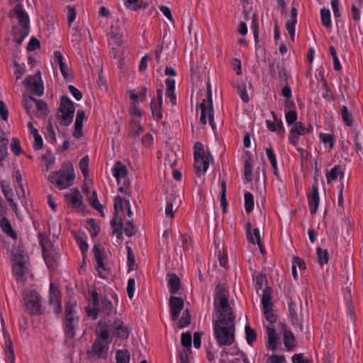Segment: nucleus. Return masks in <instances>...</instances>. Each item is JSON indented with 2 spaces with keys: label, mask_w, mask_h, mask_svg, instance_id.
<instances>
[{
  "label": "nucleus",
  "mask_w": 363,
  "mask_h": 363,
  "mask_svg": "<svg viewBox=\"0 0 363 363\" xmlns=\"http://www.w3.org/2000/svg\"><path fill=\"white\" fill-rule=\"evenodd\" d=\"M228 291L221 284L216 286L213 306L217 318L213 322L214 336L220 347L230 346L235 340V314L230 306Z\"/></svg>",
  "instance_id": "nucleus-1"
},
{
  "label": "nucleus",
  "mask_w": 363,
  "mask_h": 363,
  "mask_svg": "<svg viewBox=\"0 0 363 363\" xmlns=\"http://www.w3.org/2000/svg\"><path fill=\"white\" fill-rule=\"evenodd\" d=\"M74 179L73 165L70 162L62 164L58 171L52 172L48 177L49 182L60 190L72 186Z\"/></svg>",
  "instance_id": "nucleus-2"
},
{
  "label": "nucleus",
  "mask_w": 363,
  "mask_h": 363,
  "mask_svg": "<svg viewBox=\"0 0 363 363\" xmlns=\"http://www.w3.org/2000/svg\"><path fill=\"white\" fill-rule=\"evenodd\" d=\"M93 308H86V313L89 316L96 320L98 314L100 313L103 315H109L113 311V304L111 301L106 298H103L101 300L99 298V294L96 289H92L91 292Z\"/></svg>",
  "instance_id": "nucleus-3"
},
{
  "label": "nucleus",
  "mask_w": 363,
  "mask_h": 363,
  "mask_svg": "<svg viewBox=\"0 0 363 363\" xmlns=\"http://www.w3.org/2000/svg\"><path fill=\"white\" fill-rule=\"evenodd\" d=\"M23 297L26 309L30 315L42 314L41 297L35 291L26 289L23 292Z\"/></svg>",
  "instance_id": "nucleus-4"
},
{
  "label": "nucleus",
  "mask_w": 363,
  "mask_h": 363,
  "mask_svg": "<svg viewBox=\"0 0 363 363\" xmlns=\"http://www.w3.org/2000/svg\"><path fill=\"white\" fill-rule=\"evenodd\" d=\"M74 106L72 101L66 96L61 97V102L59 111L57 113V118L61 125L67 126L72 122Z\"/></svg>",
  "instance_id": "nucleus-5"
},
{
  "label": "nucleus",
  "mask_w": 363,
  "mask_h": 363,
  "mask_svg": "<svg viewBox=\"0 0 363 363\" xmlns=\"http://www.w3.org/2000/svg\"><path fill=\"white\" fill-rule=\"evenodd\" d=\"M200 108L201 110V123L206 125L207 123L206 118L208 117L210 125L214 129L216 124L213 118L212 92L210 83L207 84V99L203 100L200 104Z\"/></svg>",
  "instance_id": "nucleus-6"
},
{
  "label": "nucleus",
  "mask_w": 363,
  "mask_h": 363,
  "mask_svg": "<svg viewBox=\"0 0 363 363\" xmlns=\"http://www.w3.org/2000/svg\"><path fill=\"white\" fill-rule=\"evenodd\" d=\"M272 294V289L269 286H266L262 291V303L263 306L264 315L266 320L269 322V325L267 326H274V323L277 321V315L274 313L272 310V303L271 302Z\"/></svg>",
  "instance_id": "nucleus-7"
},
{
  "label": "nucleus",
  "mask_w": 363,
  "mask_h": 363,
  "mask_svg": "<svg viewBox=\"0 0 363 363\" xmlns=\"http://www.w3.org/2000/svg\"><path fill=\"white\" fill-rule=\"evenodd\" d=\"M13 273L17 281H21L27 269L26 257L21 252L13 253Z\"/></svg>",
  "instance_id": "nucleus-8"
},
{
  "label": "nucleus",
  "mask_w": 363,
  "mask_h": 363,
  "mask_svg": "<svg viewBox=\"0 0 363 363\" xmlns=\"http://www.w3.org/2000/svg\"><path fill=\"white\" fill-rule=\"evenodd\" d=\"M40 72H38L34 75H28L23 81V84L27 86L31 93L40 96L43 94V86L40 83Z\"/></svg>",
  "instance_id": "nucleus-9"
},
{
  "label": "nucleus",
  "mask_w": 363,
  "mask_h": 363,
  "mask_svg": "<svg viewBox=\"0 0 363 363\" xmlns=\"http://www.w3.org/2000/svg\"><path fill=\"white\" fill-rule=\"evenodd\" d=\"M108 350L107 342H101L100 340H95L91 349L87 351V356L89 359L106 358Z\"/></svg>",
  "instance_id": "nucleus-10"
},
{
  "label": "nucleus",
  "mask_w": 363,
  "mask_h": 363,
  "mask_svg": "<svg viewBox=\"0 0 363 363\" xmlns=\"http://www.w3.org/2000/svg\"><path fill=\"white\" fill-rule=\"evenodd\" d=\"M95 260L97 264V271L100 277L106 279L108 275V271L106 269L104 259V249L101 247L100 244H95L93 248Z\"/></svg>",
  "instance_id": "nucleus-11"
},
{
  "label": "nucleus",
  "mask_w": 363,
  "mask_h": 363,
  "mask_svg": "<svg viewBox=\"0 0 363 363\" xmlns=\"http://www.w3.org/2000/svg\"><path fill=\"white\" fill-rule=\"evenodd\" d=\"M210 160H213V157L209 152L204 155H194V169L199 177L207 171Z\"/></svg>",
  "instance_id": "nucleus-12"
},
{
  "label": "nucleus",
  "mask_w": 363,
  "mask_h": 363,
  "mask_svg": "<svg viewBox=\"0 0 363 363\" xmlns=\"http://www.w3.org/2000/svg\"><path fill=\"white\" fill-rule=\"evenodd\" d=\"M49 304L53 308V311L60 315L61 313V298L58 288L51 283L50 285Z\"/></svg>",
  "instance_id": "nucleus-13"
},
{
  "label": "nucleus",
  "mask_w": 363,
  "mask_h": 363,
  "mask_svg": "<svg viewBox=\"0 0 363 363\" xmlns=\"http://www.w3.org/2000/svg\"><path fill=\"white\" fill-rule=\"evenodd\" d=\"M172 320H176L184 307V301L180 297L171 296L169 301Z\"/></svg>",
  "instance_id": "nucleus-14"
},
{
  "label": "nucleus",
  "mask_w": 363,
  "mask_h": 363,
  "mask_svg": "<svg viewBox=\"0 0 363 363\" xmlns=\"http://www.w3.org/2000/svg\"><path fill=\"white\" fill-rule=\"evenodd\" d=\"M16 16L18 20L20 26L22 27L21 29H26L29 30L30 21L28 13L23 11L22 5L18 4L14 8Z\"/></svg>",
  "instance_id": "nucleus-15"
},
{
  "label": "nucleus",
  "mask_w": 363,
  "mask_h": 363,
  "mask_svg": "<svg viewBox=\"0 0 363 363\" xmlns=\"http://www.w3.org/2000/svg\"><path fill=\"white\" fill-rule=\"evenodd\" d=\"M78 323L79 318L77 317H65L64 330L67 337L73 338L75 336V329Z\"/></svg>",
  "instance_id": "nucleus-16"
},
{
  "label": "nucleus",
  "mask_w": 363,
  "mask_h": 363,
  "mask_svg": "<svg viewBox=\"0 0 363 363\" xmlns=\"http://www.w3.org/2000/svg\"><path fill=\"white\" fill-rule=\"evenodd\" d=\"M128 208L127 215L130 218L132 216L130 202L128 200H124L121 196H117L114 199V214L116 217L119 216L120 212L123 213V206Z\"/></svg>",
  "instance_id": "nucleus-17"
},
{
  "label": "nucleus",
  "mask_w": 363,
  "mask_h": 363,
  "mask_svg": "<svg viewBox=\"0 0 363 363\" xmlns=\"http://www.w3.org/2000/svg\"><path fill=\"white\" fill-rule=\"evenodd\" d=\"M297 9L295 7H292L291 11V18L287 21L286 24V28L288 30L292 41H294L295 38V25L297 21Z\"/></svg>",
  "instance_id": "nucleus-18"
},
{
  "label": "nucleus",
  "mask_w": 363,
  "mask_h": 363,
  "mask_svg": "<svg viewBox=\"0 0 363 363\" xmlns=\"http://www.w3.org/2000/svg\"><path fill=\"white\" fill-rule=\"evenodd\" d=\"M308 203L311 207V213H315L319 205L318 189L315 184L312 186V193L308 196Z\"/></svg>",
  "instance_id": "nucleus-19"
},
{
  "label": "nucleus",
  "mask_w": 363,
  "mask_h": 363,
  "mask_svg": "<svg viewBox=\"0 0 363 363\" xmlns=\"http://www.w3.org/2000/svg\"><path fill=\"white\" fill-rule=\"evenodd\" d=\"M127 174L126 167L121 162H116L113 169V174L116 179L118 185L121 184L122 179H125Z\"/></svg>",
  "instance_id": "nucleus-20"
},
{
  "label": "nucleus",
  "mask_w": 363,
  "mask_h": 363,
  "mask_svg": "<svg viewBox=\"0 0 363 363\" xmlns=\"http://www.w3.org/2000/svg\"><path fill=\"white\" fill-rule=\"evenodd\" d=\"M112 327L119 338L127 339L128 337L130 331L127 327L124 326L122 320L116 319Z\"/></svg>",
  "instance_id": "nucleus-21"
},
{
  "label": "nucleus",
  "mask_w": 363,
  "mask_h": 363,
  "mask_svg": "<svg viewBox=\"0 0 363 363\" xmlns=\"http://www.w3.org/2000/svg\"><path fill=\"white\" fill-rule=\"evenodd\" d=\"M123 33L120 30L116 28L111 26L109 33V45H122L123 44Z\"/></svg>",
  "instance_id": "nucleus-22"
},
{
  "label": "nucleus",
  "mask_w": 363,
  "mask_h": 363,
  "mask_svg": "<svg viewBox=\"0 0 363 363\" xmlns=\"http://www.w3.org/2000/svg\"><path fill=\"white\" fill-rule=\"evenodd\" d=\"M267 334L268 336V349L275 350L278 342L279 337L277 336L274 326H265Z\"/></svg>",
  "instance_id": "nucleus-23"
},
{
  "label": "nucleus",
  "mask_w": 363,
  "mask_h": 363,
  "mask_svg": "<svg viewBox=\"0 0 363 363\" xmlns=\"http://www.w3.org/2000/svg\"><path fill=\"white\" fill-rule=\"evenodd\" d=\"M271 113L273 116L274 121H271L269 120L267 121L266 123L267 128L272 132L283 133L284 129L281 120L277 118L274 111H272Z\"/></svg>",
  "instance_id": "nucleus-24"
},
{
  "label": "nucleus",
  "mask_w": 363,
  "mask_h": 363,
  "mask_svg": "<svg viewBox=\"0 0 363 363\" xmlns=\"http://www.w3.org/2000/svg\"><path fill=\"white\" fill-rule=\"evenodd\" d=\"M66 197L72 203L73 207L76 208L82 207L83 204L82 196L77 189H72L71 192L66 195Z\"/></svg>",
  "instance_id": "nucleus-25"
},
{
  "label": "nucleus",
  "mask_w": 363,
  "mask_h": 363,
  "mask_svg": "<svg viewBox=\"0 0 363 363\" xmlns=\"http://www.w3.org/2000/svg\"><path fill=\"white\" fill-rule=\"evenodd\" d=\"M338 176H340V178L344 177V172L342 170L340 165H335L330 171L327 170L326 178L328 184H330L332 182L335 181Z\"/></svg>",
  "instance_id": "nucleus-26"
},
{
  "label": "nucleus",
  "mask_w": 363,
  "mask_h": 363,
  "mask_svg": "<svg viewBox=\"0 0 363 363\" xmlns=\"http://www.w3.org/2000/svg\"><path fill=\"white\" fill-rule=\"evenodd\" d=\"M168 287L171 294H175L178 292L180 289V279L177 274H171L169 275Z\"/></svg>",
  "instance_id": "nucleus-27"
},
{
  "label": "nucleus",
  "mask_w": 363,
  "mask_h": 363,
  "mask_svg": "<svg viewBox=\"0 0 363 363\" xmlns=\"http://www.w3.org/2000/svg\"><path fill=\"white\" fill-rule=\"evenodd\" d=\"M165 84L167 86L166 94L167 96L169 99L170 101L173 104H176L177 98L174 94V88H175V81L173 79L167 78L165 80Z\"/></svg>",
  "instance_id": "nucleus-28"
},
{
  "label": "nucleus",
  "mask_w": 363,
  "mask_h": 363,
  "mask_svg": "<svg viewBox=\"0 0 363 363\" xmlns=\"http://www.w3.org/2000/svg\"><path fill=\"white\" fill-rule=\"evenodd\" d=\"M1 228L6 234L10 235L12 238H17V233L12 228L10 221L6 217H4L0 220Z\"/></svg>",
  "instance_id": "nucleus-29"
},
{
  "label": "nucleus",
  "mask_w": 363,
  "mask_h": 363,
  "mask_svg": "<svg viewBox=\"0 0 363 363\" xmlns=\"http://www.w3.org/2000/svg\"><path fill=\"white\" fill-rule=\"evenodd\" d=\"M37 99L31 96L23 95V106L29 113L35 112V104Z\"/></svg>",
  "instance_id": "nucleus-30"
},
{
  "label": "nucleus",
  "mask_w": 363,
  "mask_h": 363,
  "mask_svg": "<svg viewBox=\"0 0 363 363\" xmlns=\"http://www.w3.org/2000/svg\"><path fill=\"white\" fill-rule=\"evenodd\" d=\"M9 140L5 137V133L0 129V162L3 161L7 155V146Z\"/></svg>",
  "instance_id": "nucleus-31"
},
{
  "label": "nucleus",
  "mask_w": 363,
  "mask_h": 363,
  "mask_svg": "<svg viewBox=\"0 0 363 363\" xmlns=\"http://www.w3.org/2000/svg\"><path fill=\"white\" fill-rule=\"evenodd\" d=\"M312 130V127L309 125L306 128L301 122H296L290 130L291 134L296 133L298 135H303Z\"/></svg>",
  "instance_id": "nucleus-32"
},
{
  "label": "nucleus",
  "mask_w": 363,
  "mask_h": 363,
  "mask_svg": "<svg viewBox=\"0 0 363 363\" xmlns=\"http://www.w3.org/2000/svg\"><path fill=\"white\" fill-rule=\"evenodd\" d=\"M253 277L255 289L257 293L259 294V291L263 289L264 284L267 283V277L266 274L262 273H257Z\"/></svg>",
  "instance_id": "nucleus-33"
},
{
  "label": "nucleus",
  "mask_w": 363,
  "mask_h": 363,
  "mask_svg": "<svg viewBox=\"0 0 363 363\" xmlns=\"http://www.w3.org/2000/svg\"><path fill=\"white\" fill-rule=\"evenodd\" d=\"M143 129L140 125V123L137 120H133L130 125V131L128 136L136 138L143 132Z\"/></svg>",
  "instance_id": "nucleus-34"
},
{
  "label": "nucleus",
  "mask_w": 363,
  "mask_h": 363,
  "mask_svg": "<svg viewBox=\"0 0 363 363\" xmlns=\"http://www.w3.org/2000/svg\"><path fill=\"white\" fill-rule=\"evenodd\" d=\"M296 339L291 331L284 328V344L285 347L289 350L295 345Z\"/></svg>",
  "instance_id": "nucleus-35"
},
{
  "label": "nucleus",
  "mask_w": 363,
  "mask_h": 363,
  "mask_svg": "<svg viewBox=\"0 0 363 363\" xmlns=\"http://www.w3.org/2000/svg\"><path fill=\"white\" fill-rule=\"evenodd\" d=\"M126 249H127V264H128V272H130V271L136 269L138 267V265L135 263V255L133 253L132 248L130 246L127 245Z\"/></svg>",
  "instance_id": "nucleus-36"
},
{
  "label": "nucleus",
  "mask_w": 363,
  "mask_h": 363,
  "mask_svg": "<svg viewBox=\"0 0 363 363\" xmlns=\"http://www.w3.org/2000/svg\"><path fill=\"white\" fill-rule=\"evenodd\" d=\"M48 109L47 104L42 101V100H38L35 104V115L37 117H44L48 114Z\"/></svg>",
  "instance_id": "nucleus-37"
},
{
  "label": "nucleus",
  "mask_w": 363,
  "mask_h": 363,
  "mask_svg": "<svg viewBox=\"0 0 363 363\" xmlns=\"http://www.w3.org/2000/svg\"><path fill=\"white\" fill-rule=\"evenodd\" d=\"M318 262L320 266L328 264L329 260V253L327 250L318 247L316 250Z\"/></svg>",
  "instance_id": "nucleus-38"
},
{
  "label": "nucleus",
  "mask_w": 363,
  "mask_h": 363,
  "mask_svg": "<svg viewBox=\"0 0 363 363\" xmlns=\"http://www.w3.org/2000/svg\"><path fill=\"white\" fill-rule=\"evenodd\" d=\"M0 186L1 188V191L8 202L11 200H13V192L12 189L10 187L9 184L6 181L2 180L0 182Z\"/></svg>",
  "instance_id": "nucleus-39"
},
{
  "label": "nucleus",
  "mask_w": 363,
  "mask_h": 363,
  "mask_svg": "<svg viewBox=\"0 0 363 363\" xmlns=\"http://www.w3.org/2000/svg\"><path fill=\"white\" fill-rule=\"evenodd\" d=\"M252 160L251 158H248L245 161V179L247 182H250L252 180Z\"/></svg>",
  "instance_id": "nucleus-40"
},
{
  "label": "nucleus",
  "mask_w": 363,
  "mask_h": 363,
  "mask_svg": "<svg viewBox=\"0 0 363 363\" xmlns=\"http://www.w3.org/2000/svg\"><path fill=\"white\" fill-rule=\"evenodd\" d=\"M29 30L26 29L16 28L13 33V37L16 43L21 45L23 40L28 36Z\"/></svg>",
  "instance_id": "nucleus-41"
},
{
  "label": "nucleus",
  "mask_w": 363,
  "mask_h": 363,
  "mask_svg": "<svg viewBox=\"0 0 363 363\" xmlns=\"http://www.w3.org/2000/svg\"><path fill=\"white\" fill-rule=\"evenodd\" d=\"M99 326L100 328V331L96 340H100L101 342H107L108 344L109 333L106 325L100 322L99 323Z\"/></svg>",
  "instance_id": "nucleus-42"
},
{
  "label": "nucleus",
  "mask_w": 363,
  "mask_h": 363,
  "mask_svg": "<svg viewBox=\"0 0 363 363\" xmlns=\"http://www.w3.org/2000/svg\"><path fill=\"white\" fill-rule=\"evenodd\" d=\"M44 160V166L45 167L46 171H49L52 169L55 162V157L51 153V152H48L46 154L42 156Z\"/></svg>",
  "instance_id": "nucleus-43"
},
{
  "label": "nucleus",
  "mask_w": 363,
  "mask_h": 363,
  "mask_svg": "<svg viewBox=\"0 0 363 363\" xmlns=\"http://www.w3.org/2000/svg\"><path fill=\"white\" fill-rule=\"evenodd\" d=\"M162 106V105H161V104H157L155 99L152 100L150 104V108H151L152 116L157 121L162 119V114L161 112Z\"/></svg>",
  "instance_id": "nucleus-44"
},
{
  "label": "nucleus",
  "mask_w": 363,
  "mask_h": 363,
  "mask_svg": "<svg viewBox=\"0 0 363 363\" xmlns=\"http://www.w3.org/2000/svg\"><path fill=\"white\" fill-rule=\"evenodd\" d=\"M238 93L242 100L243 102L247 103L250 101V97L247 91V84L245 82H242L239 84L237 86Z\"/></svg>",
  "instance_id": "nucleus-45"
},
{
  "label": "nucleus",
  "mask_w": 363,
  "mask_h": 363,
  "mask_svg": "<svg viewBox=\"0 0 363 363\" xmlns=\"http://www.w3.org/2000/svg\"><path fill=\"white\" fill-rule=\"evenodd\" d=\"M86 226L92 237H96L100 231V227L94 219H89L86 222Z\"/></svg>",
  "instance_id": "nucleus-46"
},
{
  "label": "nucleus",
  "mask_w": 363,
  "mask_h": 363,
  "mask_svg": "<svg viewBox=\"0 0 363 363\" xmlns=\"http://www.w3.org/2000/svg\"><path fill=\"white\" fill-rule=\"evenodd\" d=\"M321 15V21L322 24L325 26L326 28L331 27V21H330V11L328 9H322L320 10Z\"/></svg>",
  "instance_id": "nucleus-47"
},
{
  "label": "nucleus",
  "mask_w": 363,
  "mask_h": 363,
  "mask_svg": "<svg viewBox=\"0 0 363 363\" xmlns=\"http://www.w3.org/2000/svg\"><path fill=\"white\" fill-rule=\"evenodd\" d=\"M147 92V88L146 86L140 87V91L138 93H135L134 90L129 91L130 98L133 100H137L140 99L141 101L145 99V96Z\"/></svg>",
  "instance_id": "nucleus-48"
},
{
  "label": "nucleus",
  "mask_w": 363,
  "mask_h": 363,
  "mask_svg": "<svg viewBox=\"0 0 363 363\" xmlns=\"http://www.w3.org/2000/svg\"><path fill=\"white\" fill-rule=\"evenodd\" d=\"M341 115L342 120L348 126H352L353 124L352 116L350 112H349L347 107L346 106H343L341 108Z\"/></svg>",
  "instance_id": "nucleus-49"
},
{
  "label": "nucleus",
  "mask_w": 363,
  "mask_h": 363,
  "mask_svg": "<svg viewBox=\"0 0 363 363\" xmlns=\"http://www.w3.org/2000/svg\"><path fill=\"white\" fill-rule=\"evenodd\" d=\"M245 208L247 213H250L254 208V197L250 192L245 194Z\"/></svg>",
  "instance_id": "nucleus-50"
},
{
  "label": "nucleus",
  "mask_w": 363,
  "mask_h": 363,
  "mask_svg": "<svg viewBox=\"0 0 363 363\" xmlns=\"http://www.w3.org/2000/svg\"><path fill=\"white\" fill-rule=\"evenodd\" d=\"M226 182L223 181L221 183V195H220V206L223 208L224 213L226 212L228 206V201L226 199Z\"/></svg>",
  "instance_id": "nucleus-51"
},
{
  "label": "nucleus",
  "mask_w": 363,
  "mask_h": 363,
  "mask_svg": "<svg viewBox=\"0 0 363 363\" xmlns=\"http://www.w3.org/2000/svg\"><path fill=\"white\" fill-rule=\"evenodd\" d=\"M117 363H129L130 354L128 350H118L116 352Z\"/></svg>",
  "instance_id": "nucleus-52"
},
{
  "label": "nucleus",
  "mask_w": 363,
  "mask_h": 363,
  "mask_svg": "<svg viewBox=\"0 0 363 363\" xmlns=\"http://www.w3.org/2000/svg\"><path fill=\"white\" fill-rule=\"evenodd\" d=\"M123 225L122 228L128 237H131L136 233L135 227L131 221L128 220L123 223Z\"/></svg>",
  "instance_id": "nucleus-53"
},
{
  "label": "nucleus",
  "mask_w": 363,
  "mask_h": 363,
  "mask_svg": "<svg viewBox=\"0 0 363 363\" xmlns=\"http://www.w3.org/2000/svg\"><path fill=\"white\" fill-rule=\"evenodd\" d=\"M89 203L96 211L102 212L103 206L99 201L97 193L96 191H93L92 196L89 198Z\"/></svg>",
  "instance_id": "nucleus-54"
},
{
  "label": "nucleus",
  "mask_w": 363,
  "mask_h": 363,
  "mask_svg": "<svg viewBox=\"0 0 363 363\" xmlns=\"http://www.w3.org/2000/svg\"><path fill=\"white\" fill-rule=\"evenodd\" d=\"M246 340L249 345H252L256 340V332L249 325H245Z\"/></svg>",
  "instance_id": "nucleus-55"
},
{
  "label": "nucleus",
  "mask_w": 363,
  "mask_h": 363,
  "mask_svg": "<svg viewBox=\"0 0 363 363\" xmlns=\"http://www.w3.org/2000/svg\"><path fill=\"white\" fill-rule=\"evenodd\" d=\"M190 323H191L190 315H189L188 310H186L183 313V316L179 320L178 327L179 328H184V327L189 325L190 324Z\"/></svg>",
  "instance_id": "nucleus-56"
},
{
  "label": "nucleus",
  "mask_w": 363,
  "mask_h": 363,
  "mask_svg": "<svg viewBox=\"0 0 363 363\" xmlns=\"http://www.w3.org/2000/svg\"><path fill=\"white\" fill-rule=\"evenodd\" d=\"M319 137H320V140L324 144L329 143L330 147L331 149L333 148L334 145H335V139L332 135L321 133H320Z\"/></svg>",
  "instance_id": "nucleus-57"
},
{
  "label": "nucleus",
  "mask_w": 363,
  "mask_h": 363,
  "mask_svg": "<svg viewBox=\"0 0 363 363\" xmlns=\"http://www.w3.org/2000/svg\"><path fill=\"white\" fill-rule=\"evenodd\" d=\"M266 154H267V156L268 157V159L269 160L271 164H272V166L273 167V169L274 170H277V159H276V156H275V154L274 152V150L272 149V147H269V148H267V150H266Z\"/></svg>",
  "instance_id": "nucleus-58"
},
{
  "label": "nucleus",
  "mask_w": 363,
  "mask_h": 363,
  "mask_svg": "<svg viewBox=\"0 0 363 363\" xmlns=\"http://www.w3.org/2000/svg\"><path fill=\"white\" fill-rule=\"evenodd\" d=\"M89 157L88 156L84 157L79 162V168L84 177H86L89 173Z\"/></svg>",
  "instance_id": "nucleus-59"
},
{
  "label": "nucleus",
  "mask_w": 363,
  "mask_h": 363,
  "mask_svg": "<svg viewBox=\"0 0 363 363\" xmlns=\"http://www.w3.org/2000/svg\"><path fill=\"white\" fill-rule=\"evenodd\" d=\"M286 121L289 125L294 124L297 120V113L295 110H289L286 113Z\"/></svg>",
  "instance_id": "nucleus-60"
},
{
  "label": "nucleus",
  "mask_w": 363,
  "mask_h": 363,
  "mask_svg": "<svg viewBox=\"0 0 363 363\" xmlns=\"http://www.w3.org/2000/svg\"><path fill=\"white\" fill-rule=\"evenodd\" d=\"M135 289V281L133 278H130L128 281L127 293L129 298L132 299L134 296Z\"/></svg>",
  "instance_id": "nucleus-61"
},
{
  "label": "nucleus",
  "mask_w": 363,
  "mask_h": 363,
  "mask_svg": "<svg viewBox=\"0 0 363 363\" xmlns=\"http://www.w3.org/2000/svg\"><path fill=\"white\" fill-rule=\"evenodd\" d=\"M35 135L34 137V144L33 147L35 150H39L43 148V141L42 139V137L38 134V130H34Z\"/></svg>",
  "instance_id": "nucleus-62"
},
{
  "label": "nucleus",
  "mask_w": 363,
  "mask_h": 363,
  "mask_svg": "<svg viewBox=\"0 0 363 363\" xmlns=\"http://www.w3.org/2000/svg\"><path fill=\"white\" fill-rule=\"evenodd\" d=\"M114 58L121 59L123 55V48L122 45L111 46V52Z\"/></svg>",
  "instance_id": "nucleus-63"
},
{
  "label": "nucleus",
  "mask_w": 363,
  "mask_h": 363,
  "mask_svg": "<svg viewBox=\"0 0 363 363\" xmlns=\"http://www.w3.org/2000/svg\"><path fill=\"white\" fill-rule=\"evenodd\" d=\"M11 148L16 155H19L21 152L20 141L17 138H13L11 144Z\"/></svg>",
  "instance_id": "nucleus-64"
}]
</instances>
